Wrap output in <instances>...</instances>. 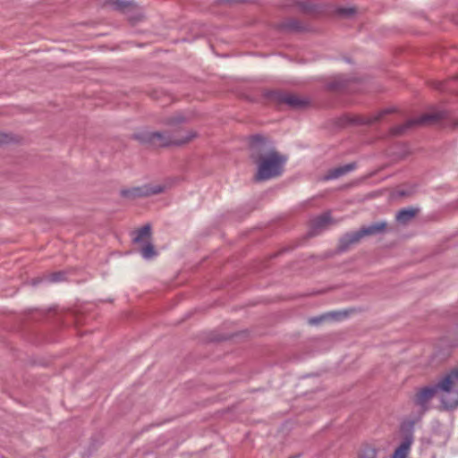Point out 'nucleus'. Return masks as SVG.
Here are the masks:
<instances>
[{"label": "nucleus", "instance_id": "1", "mask_svg": "<svg viewBox=\"0 0 458 458\" xmlns=\"http://www.w3.org/2000/svg\"><path fill=\"white\" fill-rule=\"evenodd\" d=\"M251 158L258 164L256 180L266 181L279 176L286 158L279 155L272 142L261 135L250 138Z\"/></svg>", "mask_w": 458, "mask_h": 458}, {"label": "nucleus", "instance_id": "2", "mask_svg": "<svg viewBox=\"0 0 458 458\" xmlns=\"http://www.w3.org/2000/svg\"><path fill=\"white\" fill-rule=\"evenodd\" d=\"M458 378V370L452 374H445L435 385L427 386L420 388L413 398L414 403L421 410L426 411L428 408L429 402L440 391L441 403L446 409H454L458 407V389H453V382Z\"/></svg>", "mask_w": 458, "mask_h": 458}, {"label": "nucleus", "instance_id": "3", "mask_svg": "<svg viewBox=\"0 0 458 458\" xmlns=\"http://www.w3.org/2000/svg\"><path fill=\"white\" fill-rule=\"evenodd\" d=\"M386 227V223L382 221L363 226L358 231L347 233L340 239L339 249L341 251H344L350 245L358 242L362 237L380 233Z\"/></svg>", "mask_w": 458, "mask_h": 458}, {"label": "nucleus", "instance_id": "4", "mask_svg": "<svg viewBox=\"0 0 458 458\" xmlns=\"http://www.w3.org/2000/svg\"><path fill=\"white\" fill-rule=\"evenodd\" d=\"M446 113L444 111L435 112L431 114H425L417 118L410 119L405 122L403 124L395 126L392 129L391 133L393 135H401L404 133L409 129L416 126L422 125L428 123H434L439 122L440 120L445 118Z\"/></svg>", "mask_w": 458, "mask_h": 458}, {"label": "nucleus", "instance_id": "5", "mask_svg": "<svg viewBox=\"0 0 458 458\" xmlns=\"http://www.w3.org/2000/svg\"><path fill=\"white\" fill-rule=\"evenodd\" d=\"M135 138L142 143H148L155 147H165L172 144H178L172 140L167 132L144 131L136 134Z\"/></svg>", "mask_w": 458, "mask_h": 458}, {"label": "nucleus", "instance_id": "6", "mask_svg": "<svg viewBox=\"0 0 458 458\" xmlns=\"http://www.w3.org/2000/svg\"><path fill=\"white\" fill-rule=\"evenodd\" d=\"M277 100L284 103L293 108H302L308 106L309 101L294 94L276 93Z\"/></svg>", "mask_w": 458, "mask_h": 458}, {"label": "nucleus", "instance_id": "7", "mask_svg": "<svg viewBox=\"0 0 458 458\" xmlns=\"http://www.w3.org/2000/svg\"><path fill=\"white\" fill-rule=\"evenodd\" d=\"M355 168H356V164L350 163V164H346V165H340L338 167L330 169L324 175V180L330 181V180L337 179V178L342 177V176L347 174L348 173L353 171Z\"/></svg>", "mask_w": 458, "mask_h": 458}, {"label": "nucleus", "instance_id": "8", "mask_svg": "<svg viewBox=\"0 0 458 458\" xmlns=\"http://www.w3.org/2000/svg\"><path fill=\"white\" fill-rule=\"evenodd\" d=\"M346 315H347L346 311L327 312L323 315L309 318V324L312 325V326H317L325 320H339L342 318L346 317Z\"/></svg>", "mask_w": 458, "mask_h": 458}, {"label": "nucleus", "instance_id": "9", "mask_svg": "<svg viewBox=\"0 0 458 458\" xmlns=\"http://www.w3.org/2000/svg\"><path fill=\"white\" fill-rule=\"evenodd\" d=\"M332 223V217L330 213L326 212L317 217L311 222V229L314 233H318L326 228L329 224Z\"/></svg>", "mask_w": 458, "mask_h": 458}, {"label": "nucleus", "instance_id": "10", "mask_svg": "<svg viewBox=\"0 0 458 458\" xmlns=\"http://www.w3.org/2000/svg\"><path fill=\"white\" fill-rule=\"evenodd\" d=\"M164 191V187L161 185H144L142 187L133 189V195L135 196H150L161 193Z\"/></svg>", "mask_w": 458, "mask_h": 458}, {"label": "nucleus", "instance_id": "11", "mask_svg": "<svg viewBox=\"0 0 458 458\" xmlns=\"http://www.w3.org/2000/svg\"><path fill=\"white\" fill-rule=\"evenodd\" d=\"M133 237V242L137 243H145L148 242L151 235V227L149 225H145L139 230H137Z\"/></svg>", "mask_w": 458, "mask_h": 458}, {"label": "nucleus", "instance_id": "12", "mask_svg": "<svg viewBox=\"0 0 458 458\" xmlns=\"http://www.w3.org/2000/svg\"><path fill=\"white\" fill-rule=\"evenodd\" d=\"M416 214L412 208H404L400 210L396 215V220L401 224H405L410 221Z\"/></svg>", "mask_w": 458, "mask_h": 458}, {"label": "nucleus", "instance_id": "13", "mask_svg": "<svg viewBox=\"0 0 458 458\" xmlns=\"http://www.w3.org/2000/svg\"><path fill=\"white\" fill-rule=\"evenodd\" d=\"M411 442L409 440L403 441L394 451L392 458H406Z\"/></svg>", "mask_w": 458, "mask_h": 458}, {"label": "nucleus", "instance_id": "14", "mask_svg": "<svg viewBox=\"0 0 458 458\" xmlns=\"http://www.w3.org/2000/svg\"><path fill=\"white\" fill-rule=\"evenodd\" d=\"M390 112H392L391 109H384L377 113L376 115H372L366 118H360L359 123L362 124H373L376 122L379 121L382 116H384L386 114H389Z\"/></svg>", "mask_w": 458, "mask_h": 458}, {"label": "nucleus", "instance_id": "15", "mask_svg": "<svg viewBox=\"0 0 458 458\" xmlns=\"http://www.w3.org/2000/svg\"><path fill=\"white\" fill-rule=\"evenodd\" d=\"M140 254L145 259H150L157 255V251L152 243L146 242L140 250Z\"/></svg>", "mask_w": 458, "mask_h": 458}, {"label": "nucleus", "instance_id": "16", "mask_svg": "<svg viewBox=\"0 0 458 458\" xmlns=\"http://www.w3.org/2000/svg\"><path fill=\"white\" fill-rule=\"evenodd\" d=\"M109 4L114 9L118 11H124L130 5V2L126 0H110Z\"/></svg>", "mask_w": 458, "mask_h": 458}, {"label": "nucleus", "instance_id": "17", "mask_svg": "<svg viewBox=\"0 0 458 458\" xmlns=\"http://www.w3.org/2000/svg\"><path fill=\"white\" fill-rule=\"evenodd\" d=\"M65 279V272L58 271L47 276V280L51 283H57Z\"/></svg>", "mask_w": 458, "mask_h": 458}, {"label": "nucleus", "instance_id": "18", "mask_svg": "<svg viewBox=\"0 0 458 458\" xmlns=\"http://www.w3.org/2000/svg\"><path fill=\"white\" fill-rule=\"evenodd\" d=\"M346 86V81L343 77H338L334 81L328 84V88L331 89H340Z\"/></svg>", "mask_w": 458, "mask_h": 458}, {"label": "nucleus", "instance_id": "19", "mask_svg": "<svg viewBox=\"0 0 458 458\" xmlns=\"http://www.w3.org/2000/svg\"><path fill=\"white\" fill-rule=\"evenodd\" d=\"M377 457V450L374 447L367 446L365 447L360 455V458H376Z\"/></svg>", "mask_w": 458, "mask_h": 458}, {"label": "nucleus", "instance_id": "20", "mask_svg": "<svg viewBox=\"0 0 458 458\" xmlns=\"http://www.w3.org/2000/svg\"><path fill=\"white\" fill-rule=\"evenodd\" d=\"M355 10L353 8H340L338 10L339 14L344 16H351L354 13Z\"/></svg>", "mask_w": 458, "mask_h": 458}, {"label": "nucleus", "instance_id": "21", "mask_svg": "<svg viewBox=\"0 0 458 458\" xmlns=\"http://www.w3.org/2000/svg\"><path fill=\"white\" fill-rule=\"evenodd\" d=\"M458 370V367H455L452 369H450L446 374H452L453 372L454 371H457ZM452 388L453 389H458V378L455 379L453 384H452Z\"/></svg>", "mask_w": 458, "mask_h": 458}, {"label": "nucleus", "instance_id": "22", "mask_svg": "<svg viewBox=\"0 0 458 458\" xmlns=\"http://www.w3.org/2000/svg\"><path fill=\"white\" fill-rule=\"evenodd\" d=\"M9 140H10V139H9L8 135L0 132V144L7 143V142H9Z\"/></svg>", "mask_w": 458, "mask_h": 458}, {"label": "nucleus", "instance_id": "23", "mask_svg": "<svg viewBox=\"0 0 458 458\" xmlns=\"http://www.w3.org/2000/svg\"><path fill=\"white\" fill-rule=\"evenodd\" d=\"M287 28H289L291 30H297L298 22L296 21H292L287 24Z\"/></svg>", "mask_w": 458, "mask_h": 458}, {"label": "nucleus", "instance_id": "24", "mask_svg": "<svg viewBox=\"0 0 458 458\" xmlns=\"http://www.w3.org/2000/svg\"><path fill=\"white\" fill-rule=\"evenodd\" d=\"M191 138H193V135H191V136L187 139V140H191Z\"/></svg>", "mask_w": 458, "mask_h": 458}, {"label": "nucleus", "instance_id": "25", "mask_svg": "<svg viewBox=\"0 0 458 458\" xmlns=\"http://www.w3.org/2000/svg\"><path fill=\"white\" fill-rule=\"evenodd\" d=\"M454 344H458V341Z\"/></svg>", "mask_w": 458, "mask_h": 458}]
</instances>
